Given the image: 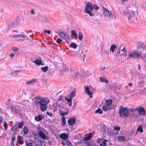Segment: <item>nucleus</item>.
<instances>
[{
	"mask_svg": "<svg viewBox=\"0 0 146 146\" xmlns=\"http://www.w3.org/2000/svg\"><path fill=\"white\" fill-rule=\"evenodd\" d=\"M117 46L115 44H112L111 46L110 50V51H111L112 52H113L115 48H117Z\"/></svg>",
	"mask_w": 146,
	"mask_h": 146,
	"instance_id": "obj_21",
	"label": "nucleus"
},
{
	"mask_svg": "<svg viewBox=\"0 0 146 146\" xmlns=\"http://www.w3.org/2000/svg\"><path fill=\"white\" fill-rule=\"evenodd\" d=\"M44 32L45 33H47L48 34H50L51 33V31L50 30H44Z\"/></svg>",
	"mask_w": 146,
	"mask_h": 146,
	"instance_id": "obj_45",
	"label": "nucleus"
},
{
	"mask_svg": "<svg viewBox=\"0 0 146 146\" xmlns=\"http://www.w3.org/2000/svg\"><path fill=\"white\" fill-rule=\"evenodd\" d=\"M107 140H105L104 141L103 139H99L97 141V143L100 146H106V141H107Z\"/></svg>",
	"mask_w": 146,
	"mask_h": 146,
	"instance_id": "obj_9",
	"label": "nucleus"
},
{
	"mask_svg": "<svg viewBox=\"0 0 146 146\" xmlns=\"http://www.w3.org/2000/svg\"><path fill=\"white\" fill-rule=\"evenodd\" d=\"M31 13L33 15L35 13L34 10L33 9H32L31 11Z\"/></svg>",
	"mask_w": 146,
	"mask_h": 146,
	"instance_id": "obj_52",
	"label": "nucleus"
},
{
	"mask_svg": "<svg viewBox=\"0 0 146 146\" xmlns=\"http://www.w3.org/2000/svg\"><path fill=\"white\" fill-rule=\"evenodd\" d=\"M119 113L121 117H127L129 115V112L127 108L121 106L119 107Z\"/></svg>",
	"mask_w": 146,
	"mask_h": 146,
	"instance_id": "obj_3",
	"label": "nucleus"
},
{
	"mask_svg": "<svg viewBox=\"0 0 146 146\" xmlns=\"http://www.w3.org/2000/svg\"><path fill=\"white\" fill-rule=\"evenodd\" d=\"M12 50L14 51H18V48L17 47H13L12 48Z\"/></svg>",
	"mask_w": 146,
	"mask_h": 146,
	"instance_id": "obj_49",
	"label": "nucleus"
},
{
	"mask_svg": "<svg viewBox=\"0 0 146 146\" xmlns=\"http://www.w3.org/2000/svg\"><path fill=\"white\" fill-rule=\"evenodd\" d=\"M23 133L26 134L27 133H28L29 132V131L27 128L25 127L23 129Z\"/></svg>",
	"mask_w": 146,
	"mask_h": 146,
	"instance_id": "obj_33",
	"label": "nucleus"
},
{
	"mask_svg": "<svg viewBox=\"0 0 146 146\" xmlns=\"http://www.w3.org/2000/svg\"><path fill=\"white\" fill-rule=\"evenodd\" d=\"M121 50L123 52H124L125 51H127L125 49L124 47L123 48V49L122 50Z\"/></svg>",
	"mask_w": 146,
	"mask_h": 146,
	"instance_id": "obj_59",
	"label": "nucleus"
},
{
	"mask_svg": "<svg viewBox=\"0 0 146 146\" xmlns=\"http://www.w3.org/2000/svg\"><path fill=\"white\" fill-rule=\"evenodd\" d=\"M18 126L17 125H14L12 128V129L14 133H16V132L18 129Z\"/></svg>",
	"mask_w": 146,
	"mask_h": 146,
	"instance_id": "obj_26",
	"label": "nucleus"
},
{
	"mask_svg": "<svg viewBox=\"0 0 146 146\" xmlns=\"http://www.w3.org/2000/svg\"><path fill=\"white\" fill-rule=\"evenodd\" d=\"M84 139L85 141H87V140H89L90 139H88V137L87 136V137H84Z\"/></svg>",
	"mask_w": 146,
	"mask_h": 146,
	"instance_id": "obj_54",
	"label": "nucleus"
},
{
	"mask_svg": "<svg viewBox=\"0 0 146 146\" xmlns=\"http://www.w3.org/2000/svg\"><path fill=\"white\" fill-rule=\"evenodd\" d=\"M120 48L119 47L118 48L119 51L117 52V54H120Z\"/></svg>",
	"mask_w": 146,
	"mask_h": 146,
	"instance_id": "obj_58",
	"label": "nucleus"
},
{
	"mask_svg": "<svg viewBox=\"0 0 146 146\" xmlns=\"http://www.w3.org/2000/svg\"><path fill=\"white\" fill-rule=\"evenodd\" d=\"M112 103V100H108L106 101V105L108 106H111V105Z\"/></svg>",
	"mask_w": 146,
	"mask_h": 146,
	"instance_id": "obj_22",
	"label": "nucleus"
},
{
	"mask_svg": "<svg viewBox=\"0 0 146 146\" xmlns=\"http://www.w3.org/2000/svg\"><path fill=\"white\" fill-rule=\"evenodd\" d=\"M117 139L119 141L121 142H124L125 139V137L123 136L118 137Z\"/></svg>",
	"mask_w": 146,
	"mask_h": 146,
	"instance_id": "obj_24",
	"label": "nucleus"
},
{
	"mask_svg": "<svg viewBox=\"0 0 146 146\" xmlns=\"http://www.w3.org/2000/svg\"><path fill=\"white\" fill-rule=\"evenodd\" d=\"M18 72H19L17 70L15 71V72L14 73H11V74L12 75H13L14 76H15L18 73Z\"/></svg>",
	"mask_w": 146,
	"mask_h": 146,
	"instance_id": "obj_46",
	"label": "nucleus"
},
{
	"mask_svg": "<svg viewBox=\"0 0 146 146\" xmlns=\"http://www.w3.org/2000/svg\"><path fill=\"white\" fill-rule=\"evenodd\" d=\"M19 143L20 144H22L23 143V141L21 140H19Z\"/></svg>",
	"mask_w": 146,
	"mask_h": 146,
	"instance_id": "obj_53",
	"label": "nucleus"
},
{
	"mask_svg": "<svg viewBox=\"0 0 146 146\" xmlns=\"http://www.w3.org/2000/svg\"><path fill=\"white\" fill-rule=\"evenodd\" d=\"M33 62L38 65H43V64H42V61L40 60H36L34 62Z\"/></svg>",
	"mask_w": 146,
	"mask_h": 146,
	"instance_id": "obj_18",
	"label": "nucleus"
},
{
	"mask_svg": "<svg viewBox=\"0 0 146 146\" xmlns=\"http://www.w3.org/2000/svg\"><path fill=\"white\" fill-rule=\"evenodd\" d=\"M59 35L61 38L64 39H70V37L63 32H60Z\"/></svg>",
	"mask_w": 146,
	"mask_h": 146,
	"instance_id": "obj_13",
	"label": "nucleus"
},
{
	"mask_svg": "<svg viewBox=\"0 0 146 146\" xmlns=\"http://www.w3.org/2000/svg\"><path fill=\"white\" fill-rule=\"evenodd\" d=\"M49 21V19H48L45 18V23H48Z\"/></svg>",
	"mask_w": 146,
	"mask_h": 146,
	"instance_id": "obj_62",
	"label": "nucleus"
},
{
	"mask_svg": "<svg viewBox=\"0 0 146 146\" xmlns=\"http://www.w3.org/2000/svg\"><path fill=\"white\" fill-rule=\"evenodd\" d=\"M85 90L86 91V92L88 95H90V98H92L91 95L93 94L92 92H90V90L91 88H92L91 86H90V87H88V86H85L84 87Z\"/></svg>",
	"mask_w": 146,
	"mask_h": 146,
	"instance_id": "obj_11",
	"label": "nucleus"
},
{
	"mask_svg": "<svg viewBox=\"0 0 146 146\" xmlns=\"http://www.w3.org/2000/svg\"><path fill=\"white\" fill-rule=\"evenodd\" d=\"M17 21H14L13 22L10 24L8 26V29H9L10 28H13L15 27L17 24Z\"/></svg>",
	"mask_w": 146,
	"mask_h": 146,
	"instance_id": "obj_17",
	"label": "nucleus"
},
{
	"mask_svg": "<svg viewBox=\"0 0 146 146\" xmlns=\"http://www.w3.org/2000/svg\"><path fill=\"white\" fill-rule=\"evenodd\" d=\"M71 35L72 36H74L75 38H78V36L76 34V32L74 30H72L71 31Z\"/></svg>",
	"mask_w": 146,
	"mask_h": 146,
	"instance_id": "obj_20",
	"label": "nucleus"
},
{
	"mask_svg": "<svg viewBox=\"0 0 146 146\" xmlns=\"http://www.w3.org/2000/svg\"><path fill=\"white\" fill-rule=\"evenodd\" d=\"M63 98V97L62 96H60L59 97L58 100H61Z\"/></svg>",
	"mask_w": 146,
	"mask_h": 146,
	"instance_id": "obj_55",
	"label": "nucleus"
},
{
	"mask_svg": "<svg viewBox=\"0 0 146 146\" xmlns=\"http://www.w3.org/2000/svg\"><path fill=\"white\" fill-rule=\"evenodd\" d=\"M138 111L139 114L141 116H144L146 112L144 109L143 107H139L136 109Z\"/></svg>",
	"mask_w": 146,
	"mask_h": 146,
	"instance_id": "obj_8",
	"label": "nucleus"
},
{
	"mask_svg": "<svg viewBox=\"0 0 146 146\" xmlns=\"http://www.w3.org/2000/svg\"><path fill=\"white\" fill-rule=\"evenodd\" d=\"M24 124V122L23 121H21V122H19L18 123V127L19 128H21L23 125Z\"/></svg>",
	"mask_w": 146,
	"mask_h": 146,
	"instance_id": "obj_36",
	"label": "nucleus"
},
{
	"mask_svg": "<svg viewBox=\"0 0 146 146\" xmlns=\"http://www.w3.org/2000/svg\"><path fill=\"white\" fill-rule=\"evenodd\" d=\"M60 137L63 139H68V135L66 133H63L60 135Z\"/></svg>",
	"mask_w": 146,
	"mask_h": 146,
	"instance_id": "obj_15",
	"label": "nucleus"
},
{
	"mask_svg": "<svg viewBox=\"0 0 146 146\" xmlns=\"http://www.w3.org/2000/svg\"><path fill=\"white\" fill-rule=\"evenodd\" d=\"M2 117L0 115V124H1L2 122Z\"/></svg>",
	"mask_w": 146,
	"mask_h": 146,
	"instance_id": "obj_57",
	"label": "nucleus"
},
{
	"mask_svg": "<svg viewBox=\"0 0 146 146\" xmlns=\"http://www.w3.org/2000/svg\"><path fill=\"white\" fill-rule=\"evenodd\" d=\"M141 53L140 52L136 51H130L129 52L128 58H134L136 56L138 58H140Z\"/></svg>",
	"mask_w": 146,
	"mask_h": 146,
	"instance_id": "obj_5",
	"label": "nucleus"
},
{
	"mask_svg": "<svg viewBox=\"0 0 146 146\" xmlns=\"http://www.w3.org/2000/svg\"><path fill=\"white\" fill-rule=\"evenodd\" d=\"M34 102L36 105L39 106L41 110L42 111H45L47 108L46 105L49 101H47L45 98L40 96L36 97L33 100Z\"/></svg>",
	"mask_w": 146,
	"mask_h": 146,
	"instance_id": "obj_1",
	"label": "nucleus"
},
{
	"mask_svg": "<svg viewBox=\"0 0 146 146\" xmlns=\"http://www.w3.org/2000/svg\"><path fill=\"white\" fill-rule=\"evenodd\" d=\"M48 67L46 66L44 67H43L41 68V70L43 72H46L48 70Z\"/></svg>",
	"mask_w": 146,
	"mask_h": 146,
	"instance_id": "obj_27",
	"label": "nucleus"
},
{
	"mask_svg": "<svg viewBox=\"0 0 146 146\" xmlns=\"http://www.w3.org/2000/svg\"><path fill=\"white\" fill-rule=\"evenodd\" d=\"M38 134L39 135V136L41 137L42 139H45L46 140H48L49 139V137L47 136H46L45 134L43 132L40 130L39 131Z\"/></svg>",
	"mask_w": 146,
	"mask_h": 146,
	"instance_id": "obj_10",
	"label": "nucleus"
},
{
	"mask_svg": "<svg viewBox=\"0 0 146 146\" xmlns=\"http://www.w3.org/2000/svg\"><path fill=\"white\" fill-rule=\"evenodd\" d=\"M15 136H13L12 137V141H13L15 140Z\"/></svg>",
	"mask_w": 146,
	"mask_h": 146,
	"instance_id": "obj_64",
	"label": "nucleus"
},
{
	"mask_svg": "<svg viewBox=\"0 0 146 146\" xmlns=\"http://www.w3.org/2000/svg\"><path fill=\"white\" fill-rule=\"evenodd\" d=\"M69 112L66 111V112H64L62 111H61L60 112V115L61 116H64L66 115Z\"/></svg>",
	"mask_w": 146,
	"mask_h": 146,
	"instance_id": "obj_35",
	"label": "nucleus"
},
{
	"mask_svg": "<svg viewBox=\"0 0 146 146\" xmlns=\"http://www.w3.org/2000/svg\"><path fill=\"white\" fill-rule=\"evenodd\" d=\"M47 114L49 115L50 116H52V113L51 112H49L48 111H47L46 112Z\"/></svg>",
	"mask_w": 146,
	"mask_h": 146,
	"instance_id": "obj_50",
	"label": "nucleus"
},
{
	"mask_svg": "<svg viewBox=\"0 0 146 146\" xmlns=\"http://www.w3.org/2000/svg\"><path fill=\"white\" fill-rule=\"evenodd\" d=\"M4 126L5 128V130H6L7 129V123L6 122H5L4 123Z\"/></svg>",
	"mask_w": 146,
	"mask_h": 146,
	"instance_id": "obj_47",
	"label": "nucleus"
},
{
	"mask_svg": "<svg viewBox=\"0 0 146 146\" xmlns=\"http://www.w3.org/2000/svg\"><path fill=\"white\" fill-rule=\"evenodd\" d=\"M78 75V74L77 73H75L74 74V76L76 77H77Z\"/></svg>",
	"mask_w": 146,
	"mask_h": 146,
	"instance_id": "obj_56",
	"label": "nucleus"
},
{
	"mask_svg": "<svg viewBox=\"0 0 146 146\" xmlns=\"http://www.w3.org/2000/svg\"><path fill=\"white\" fill-rule=\"evenodd\" d=\"M70 46L71 47H72L73 48H74L75 49L76 48L77 46V45L74 42H72L71 43V44L70 45Z\"/></svg>",
	"mask_w": 146,
	"mask_h": 146,
	"instance_id": "obj_31",
	"label": "nucleus"
},
{
	"mask_svg": "<svg viewBox=\"0 0 146 146\" xmlns=\"http://www.w3.org/2000/svg\"><path fill=\"white\" fill-rule=\"evenodd\" d=\"M26 144L27 146H32L33 145V144L31 142L27 143V141H26Z\"/></svg>",
	"mask_w": 146,
	"mask_h": 146,
	"instance_id": "obj_41",
	"label": "nucleus"
},
{
	"mask_svg": "<svg viewBox=\"0 0 146 146\" xmlns=\"http://www.w3.org/2000/svg\"><path fill=\"white\" fill-rule=\"evenodd\" d=\"M11 37L14 38L16 39H18V40L20 41H23L25 39L23 38H26V36L24 35L21 34H14L11 35Z\"/></svg>",
	"mask_w": 146,
	"mask_h": 146,
	"instance_id": "obj_7",
	"label": "nucleus"
},
{
	"mask_svg": "<svg viewBox=\"0 0 146 146\" xmlns=\"http://www.w3.org/2000/svg\"><path fill=\"white\" fill-rule=\"evenodd\" d=\"M137 131H138L142 133L143 131L142 125H140L139 126L137 129Z\"/></svg>",
	"mask_w": 146,
	"mask_h": 146,
	"instance_id": "obj_30",
	"label": "nucleus"
},
{
	"mask_svg": "<svg viewBox=\"0 0 146 146\" xmlns=\"http://www.w3.org/2000/svg\"><path fill=\"white\" fill-rule=\"evenodd\" d=\"M75 96V92L72 91L71 93L68 96V98H72L74 97Z\"/></svg>",
	"mask_w": 146,
	"mask_h": 146,
	"instance_id": "obj_29",
	"label": "nucleus"
},
{
	"mask_svg": "<svg viewBox=\"0 0 146 146\" xmlns=\"http://www.w3.org/2000/svg\"><path fill=\"white\" fill-rule=\"evenodd\" d=\"M102 9L103 11V13L105 17H107L109 19L112 18L113 15L110 11L104 7H102Z\"/></svg>",
	"mask_w": 146,
	"mask_h": 146,
	"instance_id": "obj_6",
	"label": "nucleus"
},
{
	"mask_svg": "<svg viewBox=\"0 0 146 146\" xmlns=\"http://www.w3.org/2000/svg\"><path fill=\"white\" fill-rule=\"evenodd\" d=\"M106 68V67H104L101 68V70H103V71L104 70H105Z\"/></svg>",
	"mask_w": 146,
	"mask_h": 146,
	"instance_id": "obj_63",
	"label": "nucleus"
},
{
	"mask_svg": "<svg viewBox=\"0 0 146 146\" xmlns=\"http://www.w3.org/2000/svg\"><path fill=\"white\" fill-rule=\"evenodd\" d=\"M140 58L142 59L145 60L146 59V54L145 53L144 55L142 54H141L140 56Z\"/></svg>",
	"mask_w": 146,
	"mask_h": 146,
	"instance_id": "obj_39",
	"label": "nucleus"
},
{
	"mask_svg": "<svg viewBox=\"0 0 146 146\" xmlns=\"http://www.w3.org/2000/svg\"><path fill=\"white\" fill-rule=\"evenodd\" d=\"M78 38L79 40H82L83 38V34L82 33H78Z\"/></svg>",
	"mask_w": 146,
	"mask_h": 146,
	"instance_id": "obj_37",
	"label": "nucleus"
},
{
	"mask_svg": "<svg viewBox=\"0 0 146 146\" xmlns=\"http://www.w3.org/2000/svg\"><path fill=\"white\" fill-rule=\"evenodd\" d=\"M76 120V118L74 117L70 118L68 120V123L70 125H73L75 123Z\"/></svg>",
	"mask_w": 146,
	"mask_h": 146,
	"instance_id": "obj_12",
	"label": "nucleus"
},
{
	"mask_svg": "<svg viewBox=\"0 0 146 146\" xmlns=\"http://www.w3.org/2000/svg\"><path fill=\"white\" fill-rule=\"evenodd\" d=\"M63 69L64 71H67L69 70V68L68 66L65 64H63L62 65Z\"/></svg>",
	"mask_w": 146,
	"mask_h": 146,
	"instance_id": "obj_28",
	"label": "nucleus"
},
{
	"mask_svg": "<svg viewBox=\"0 0 146 146\" xmlns=\"http://www.w3.org/2000/svg\"><path fill=\"white\" fill-rule=\"evenodd\" d=\"M68 99L66 96L65 97V100H67V102L68 103L71 102H72V99L71 98H68Z\"/></svg>",
	"mask_w": 146,
	"mask_h": 146,
	"instance_id": "obj_40",
	"label": "nucleus"
},
{
	"mask_svg": "<svg viewBox=\"0 0 146 146\" xmlns=\"http://www.w3.org/2000/svg\"><path fill=\"white\" fill-rule=\"evenodd\" d=\"M95 113H96L102 114V111L101 109L98 108L95 111Z\"/></svg>",
	"mask_w": 146,
	"mask_h": 146,
	"instance_id": "obj_34",
	"label": "nucleus"
},
{
	"mask_svg": "<svg viewBox=\"0 0 146 146\" xmlns=\"http://www.w3.org/2000/svg\"><path fill=\"white\" fill-rule=\"evenodd\" d=\"M92 134L91 133H89L88 136V139H90L92 137Z\"/></svg>",
	"mask_w": 146,
	"mask_h": 146,
	"instance_id": "obj_51",
	"label": "nucleus"
},
{
	"mask_svg": "<svg viewBox=\"0 0 146 146\" xmlns=\"http://www.w3.org/2000/svg\"><path fill=\"white\" fill-rule=\"evenodd\" d=\"M111 108V106H108L106 105H104L102 107V109L106 111L110 110Z\"/></svg>",
	"mask_w": 146,
	"mask_h": 146,
	"instance_id": "obj_16",
	"label": "nucleus"
},
{
	"mask_svg": "<svg viewBox=\"0 0 146 146\" xmlns=\"http://www.w3.org/2000/svg\"><path fill=\"white\" fill-rule=\"evenodd\" d=\"M66 146H72V145L71 143L68 141L66 145Z\"/></svg>",
	"mask_w": 146,
	"mask_h": 146,
	"instance_id": "obj_48",
	"label": "nucleus"
},
{
	"mask_svg": "<svg viewBox=\"0 0 146 146\" xmlns=\"http://www.w3.org/2000/svg\"><path fill=\"white\" fill-rule=\"evenodd\" d=\"M125 16L128 18V21L130 23H133L134 21L133 20L134 11L131 10H127L124 11Z\"/></svg>",
	"mask_w": 146,
	"mask_h": 146,
	"instance_id": "obj_4",
	"label": "nucleus"
},
{
	"mask_svg": "<svg viewBox=\"0 0 146 146\" xmlns=\"http://www.w3.org/2000/svg\"><path fill=\"white\" fill-rule=\"evenodd\" d=\"M36 81L35 79H33L31 80L27 81L26 83L27 84H33L36 82Z\"/></svg>",
	"mask_w": 146,
	"mask_h": 146,
	"instance_id": "obj_23",
	"label": "nucleus"
},
{
	"mask_svg": "<svg viewBox=\"0 0 146 146\" xmlns=\"http://www.w3.org/2000/svg\"><path fill=\"white\" fill-rule=\"evenodd\" d=\"M121 56L123 55L125 57H126L127 55V51H125L124 52H123V53H121Z\"/></svg>",
	"mask_w": 146,
	"mask_h": 146,
	"instance_id": "obj_44",
	"label": "nucleus"
},
{
	"mask_svg": "<svg viewBox=\"0 0 146 146\" xmlns=\"http://www.w3.org/2000/svg\"><path fill=\"white\" fill-rule=\"evenodd\" d=\"M48 143L49 145H51L52 144V141H48Z\"/></svg>",
	"mask_w": 146,
	"mask_h": 146,
	"instance_id": "obj_61",
	"label": "nucleus"
},
{
	"mask_svg": "<svg viewBox=\"0 0 146 146\" xmlns=\"http://www.w3.org/2000/svg\"><path fill=\"white\" fill-rule=\"evenodd\" d=\"M99 7L94 5V6H93L92 4L89 2L87 3L85 8L84 9L85 12L88 13L91 16H94V15L93 13L92 12V11L93 10V8L95 10H98L99 9Z\"/></svg>",
	"mask_w": 146,
	"mask_h": 146,
	"instance_id": "obj_2",
	"label": "nucleus"
},
{
	"mask_svg": "<svg viewBox=\"0 0 146 146\" xmlns=\"http://www.w3.org/2000/svg\"><path fill=\"white\" fill-rule=\"evenodd\" d=\"M68 141L66 140V139H63L62 141V144L63 145V146H66V145Z\"/></svg>",
	"mask_w": 146,
	"mask_h": 146,
	"instance_id": "obj_32",
	"label": "nucleus"
},
{
	"mask_svg": "<svg viewBox=\"0 0 146 146\" xmlns=\"http://www.w3.org/2000/svg\"><path fill=\"white\" fill-rule=\"evenodd\" d=\"M128 86H125V88L126 89H129L132 86V84L131 83H130L128 84Z\"/></svg>",
	"mask_w": 146,
	"mask_h": 146,
	"instance_id": "obj_38",
	"label": "nucleus"
},
{
	"mask_svg": "<svg viewBox=\"0 0 146 146\" xmlns=\"http://www.w3.org/2000/svg\"><path fill=\"white\" fill-rule=\"evenodd\" d=\"M100 80L101 82H105L106 83H108V80L105 78L100 77Z\"/></svg>",
	"mask_w": 146,
	"mask_h": 146,
	"instance_id": "obj_25",
	"label": "nucleus"
},
{
	"mask_svg": "<svg viewBox=\"0 0 146 146\" xmlns=\"http://www.w3.org/2000/svg\"><path fill=\"white\" fill-rule=\"evenodd\" d=\"M61 125L62 126L65 125L66 123V122L64 117H61Z\"/></svg>",
	"mask_w": 146,
	"mask_h": 146,
	"instance_id": "obj_19",
	"label": "nucleus"
},
{
	"mask_svg": "<svg viewBox=\"0 0 146 146\" xmlns=\"http://www.w3.org/2000/svg\"><path fill=\"white\" fill-rule=\"evenodd\" d=\"M15 56V55L13 54H11L10 55V56L11 57H13V56Z\"/></svg>",
	"mask_w": 146,
	"mask_h": 146,
	"instance_id": "obj_60",
	"label": "nucleus"
},
{
	"mask_svg": "<svg viewBox=\"0 0 146 146\" xmlns=\"http://www.w3.org/2000/svg\"><path fill=\"white\" fill-rule=\"evenodd\" d=\"M62 41V40L60 38H58L56 41V42L58 44H60Z\"/></svg>",
	"mask_w": 146,
	"mask_h": 146,
	"instance_id": "obj_42",
	"label": "nucleus"
},
{
	"mask_svg": "<svg viewBox=\"0 0 146 146\" xmlns=\"http://www.w3.org/2000/svg\"><path fill=\"white\" fill-rule=\"evenodd\" d=\"M43 118V116L42 115H38L35 117V119L36 121H39L42 120Z\"/></svg>",
	"mask_w": 146,
	"mask_h": 146,
	"instance_id": "obj_14",
	"label": "nucleus"
},
{
	"mask_svg": "<svg viewBox=\"0 0 146 146\" xmlns=\"http://www.w3.org/2000/svg\"><path fill=\"white\" fill-rule=\"evenodd\" d=\"M114 129L117 130H119L120 129V127L117 126H115L113 127Z\"/></svg>",
	"mask_w": 146,
	"mask_h": 146,
	"instance_id": "obj_43",
	"label": "nucleus"
}]
</instances>
